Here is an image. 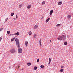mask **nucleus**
Here are the masks:
<instances>
[{
    "label": "nucleus",
    "mask_w": 73,
    "mask_h": 73,
    "mask_svg": "<svg viewBox=\"0 0 73 73\" xmlns=\"http://www.w3.org/2000/svg\"><path fill=\"white\" fill-rule=\"evenodd\" d=\"M15 41L16 42V45L18 49V53H21L22 52H23V50L21 48H20V42H19V40L18 39L16 38Z\"/></svg>",
    "instance_id": "obj_1"
},
{
    "label": "nucleus",
    "mask_w": 73,
    "mask_h": 73,
    "mask_svg": "<svg viewBox=\"0 0 73 73\" xmlns=\"http://www.w3.org/2000/svg\"><path fill=\"white\" fill-rule=\"evenodd\" d=\"M13 19H14V20H16V19H15V18H13Z\"/></svg>",
    "instance_id": "obj_38"
},
{
    "label": "nucleus",
    "mask_w": 73,
    "mask_h": 73,
    "mask_svg": "<svg viewBox=\"0 0 73 73\" xmlns=\"http://www.w3.org/2000/svg\"><path fill=\"white\" fill-rule=\"evenodd\" d=\"M31 5H29L27 6V8L28 9H30V8H31Z\"/></svg>",
    "instance_id": "obj_14"
},
{
    "label": "nucleus",
    "mask_w": 73,
    "mask_h": 73,
    "mask_svg": "<svg viewBox=\"0 0 73 73\" xmlns=\"http://www.w3.org/2000/svg\"><path fill=\"white\" fill-rule=\"evenodd\" d=\"M53 10H51L50 12V15H52V14H53Z\"/></svg>",
    "instance_id": "obj_5"
},
{
    "label": "nucleus",
    "mask_w": 73,
    "mask_h": 73,
    "mask_svg": "<svg viewBox=\"0 0 73 73\" xmlns=\"http://www.w3.org/2000/svg\"><path fill=\"white\" fill-rule=\"evenodd\" d=\"M16 19H17V18H18V17H17V15H16Z\"/></svg>",
    "instance_id": "obj_28"
},
{
    "label": "nucleus",
    "mask_w": 73,
    "mask_h": 73,
    "mask_svg": "<svg viewBox=\"0 0 73 73\" xmlns=\"http://www.w3.org/2000/svg\"><path fill=\"white\" fill-rule=\"evenodd\" d=\"M50 42H52V41L51 40H50Z\"/></svg>",
    "instance_id": "obj_34"
},
{
    "label": "nucleus",
    "mask_w": 73,
    "mask_h": 73,
    "mask_svg": "<svg viewBox=\"0 0 73 73\" xmlns=\"http://www.w3.org/2000/svg\"><path fill=\"white\" fill-rule=\"evenodd\" d=\"M15 38H13V39H11V42L13 41H14V40H15Z\"/></svg>",
    "instance_id": "obj_15"
},
{
    "label": "nucleus",
    "mask_w": 73,
    "mask_h": 73,
    "mask_svg": "<svg viewBox=\"0 0 73 73\" xmlns=\"http://www.w3.org/2000/svg\"><path fill=\"white\" fill-rule=\"evenodd\" d=\"M60 71L61 72H62L64 71V69H61Z\"/></svg>",
    "instance_id": "obj_22"
},
{
    "label": "nucleus",
    "mask_w": 73,
    "mask_h": 73,
    "mask_svg": "<svg viewBox=\"0 0 73 73\" xmlns=\"http://www.w3.org/2000/svg\"><path fill=\"white\" fill-rule=\"evenodd\" d=\"M60 25H61V24H58L56 25V27H59V26H60Z\"/></svg>",
    "instance_id": "obj_20"
},
{
    "label": "nucleus",
    "mask_w": 73,
    "mask_h": 73,
    "mask_svg": "<svg viewBox=\"0 0 73 73\" xmlns=\"http://www.w3.org/2000/svg\"><path fill=\"white\" fill-rule=\"evenodd\" d=\"M15 35V33L11 34V36H14Z\"/></svg>",
    "instance_id": "obj_29"
},
{
    "label": "nucleus",
    "mask_w": 73,
    "mask_h": 73,
    "mask_svg": "<svg viewBox=\"0 0 73 73\" xmlns=\"http://www.w3.org/2000/svg\"><path fill=\"white\" fill-rule=\"evenodd\" d=\"M33 37H34V38H36V37H37V34H36L35 33L33 35Z\"/></svg>",
    "instance_id": "obj_7"
},
{
    "label": "nucleus",
    "mask_w": 73,
    "mask_h": 73,
    "mask_svg": "<svg viewBox=\"0 0 73 73\" xmlns=\"http://www.w3.org/2000/svg\"><path fill=\"white\" fill-rule=\"evenodd\" d=\"M68 36V37H69V36Z\"/></svg>",
    "instance_id": "obj_41"
},
{
    "label": "nucleus",
    "mask_w": 73,
    "mask_h": 73,
    "mask_svg": "<svg viewBox=\"0 0 73 73\" xmlns=\"http://www.w3.org/2000/svg\"><path fill=\"white\" fill-rule=\"evenodd\" d=\"M23 6V5L22 4H19V8H21V7Z\"/></svg>",
    "instance_id": "obj_10"
},
{
    "label": "nucleus",
    "mask_w": 73,
    "mask_h": 73,
    "mask_svg": "<svg viewBox=\"0 0 73 73\" xmlns=\"http://www.w3.org/2000/svg\"><path fill=\"white\" fill-rule=\"evenodd\" d=\"M39 61H40V59H37V62H39Z\"/></svg>",
    "instance_id": "obj_27"
},
{
    "label": "nucleus",
    "mask_w": 73,
    "mask_h": 73,
    "mask_svg": "<svg viewBox=\"0 0 73 73\" xmlns=\"http://www.w3.org/2000/svg\"><path fill=\"white\" fill-rule=\"evenodd\" d=\"M11 16H13V15H14V13H11Z\"/></svg>",
    "instance_id": "obj_23"
},
{
    "label": "nucleus",
    "mask_w": 73,
    "mask_h": 73,
    "mask_svg": "<svg viewBox=\"0 0 73 73\" xmlns=\"http://www.w3.org/2000/svg\"><path fill=\"white\" fill-rule=\"evenodd\" d=\"M9 36H12V34H10L9 35Z\"/></svg>",
    "instance_id": "obj_36"
},
{
    "label": "nucleus",
    "mask_w": 73,
    "mask_h": 73,
    "mask_svg": "<svg viewBox=\"0 0 73 73\" xmlns=\"http://www.w3.org/2000/svg\"><path fill=\"white\" fill-rule=\"evenodd\" d=\"M62 4V2H59L58 3V5H60Z\"/></svg>",
    "instance_id": "obj_8"
},
{
    "label": "nucleus",
    "mask_w": 73,
    "mask_h": 73,
    "mask_svg": "<svg viewBox=\"0 0 73 73\" xmlns=\"http://www.w3.org/2000/svg\"><path fill=\"white\" fill-rule=\"evenodd\" d=\"M7 20H8V18H7L6 19V20H5L6 21H7Z\"/></svg>",
    "instance_id": "obj_31"
},
{
    "label": "nucleus",
    "mask_w": 73,
    "mask_h": 73,
    "mask_svg": "<svg viewBox=\"0 0 73 73\" xmlns=\"http://www.w3.org/2000/svg\"><path fill=\"white\" fill-rule=\"evenodd\" d=\"M49 62H51V61H52V60H51V59H50V58L49 59Z\"/></svg>",
    "instance_id": "obj_26"
},
{
    "label": "nucleus",
    "mask_w": 73,
    "mask_h": 73,
    "mask_svg": "<svg viewBox=\"0 0 73 73\" xmlns=\"http://www.w3.org/2000/svg\"><path fill=\"white\" fill-rule=\"evenodd\" d=\"M2 39V38H1V37H0V41H1V40Z\"/></svg>",
    "instance_id": "obj_32"
},
{
    "label": "nucleus",
    "mask_w": 73,
    "mask_h": 73,
    "mask_svg": "<svg viewBox=\"0 0 73 73\" xmlns=\"http://www.w3.org/2000/svg\"><path fill=\"white\" fill-rule=\"evenodd\" d=\"M61 68H64V66H61Z\"/></svg>",
    "instance_id": "obj_30"
},
{
    "label": "nucleus",
    "mask_w": 73,
    "mask_h": 73,
    "mask_svg": "<svg viewBox=\"0 0 73 73\" xmlns=\"http://www.w3.org/2000/svg\"><path fill=\"white\" fill-rule=\"evenodd\" d=\"M1 30H3V28H1Z\"/></svg>",
    "instance_id": "obj_39"
},
{
    "label": "nucleus",
    "mask_w": 73,
    "mask_h": 73,
    "mask_svg": "<svg viewBox=\"0 0 73 73\" xmlns=\"http://www.w3.org/2000/svg\"><path fill=\"white\" fill-rule=\"evenodd\" d=\"M50 62H49V63H48V64L49 65V64H50Z\"/></svg>",
    "instance_id": "obj_37"
},
{
    "label": "nucleus",
    "mask_w": 73,
    "mask_h": 73,
    "mask_svg": "<svg viewBox=\"0 0 73 73\" xmlns=\"http://www.w3.org/2000/svg\"><path fill=\"white\" fill-rule=\"evenodd\" d=\"M2 31V30H1V29H0V31Z\"/></svg>",
    "instance_id": "obj_35"
},
{
    "label": "nucleus",
    "mask_w": 73,
    "mask_h": 73,
    "mask_svg": "<svg viewBox=\"0 0 73 73\" xmlns=\"http://www.w3.org/2000/svg\"><path fill=\"white\" fill-rule=\"evenodd\" d=\"M10 52H11V53H14L16 51H15V50L14 49H11L10 50Z\"/></svg>",
    "instance_id": "obj_3"
},
{
    "label": "nucleus",
    "mask_w": 73,
    "mask_h": 73,
    "mask_svg": "<svg viewBox=\"0 0 73 73\" xmlns=\"http://www.w3.org/2000/svg\"><path fill=\"white\" fill-rule=\"evenodd\" d=\"M39 44H40V45L41 46V38L40 39Z\"/></svg>",
    "instance_id": "obj_18"
},
{
    "label": "nucleus",
    "mask_w": 73,
    "mask_h": 73,
    "mask_svg": "<svg viewBox=\"0 0 73 73\" xmlns=\"http://www.w3.org/2000/svg\"><path fill=\"white\" fill-rule=\"evenodd\" d=\"M68 44V43L67 42H65L64 43V44L65 45H66Z\"/></svg>",
    "instance_id": "obj_24"
},
{
    "label": "nucleus",
    "mask_w": 73,
    "mask_h": 73,
    "mask_svg": "<svg viewBox=\"0 0 73 73\" xmlns=\"http://www.w3.org/2000/svg\"><path fill=\"white\" fill-rule=\"evenodd\" d=\"M67 17L68 19H70L71 17V15H68L67 16Z\"/></svg>",
    "instance_id": "obj_13"
},
{
    "label": "nucleus",
    "mask_w": 73,
    "mask_h": 73,
    "mask_svg": "<svg viewBox=\"0 0 73 73\" xmlns=\"http://www.w3.org/2000/svg\"><path fill=\"white\" fill-rule=\"evenodd\" d=\"M15 35H17V36H19V32H17V33H15Z\"/></svg>",
    "instance_id": "obj_11"
},
{
    "label": "nucleus",
    "mask_w": 73,
    "mask_h": 73,
    "mask_svg": "<svg viewBox=\"0 0 73 73\" xmlns=\"http://www.w3.org/2000/svg\"><path fill=\"white\" fill-rule=\"evenodd\" d=\"M25 45H26V46L27 47V46H28V41H25Z\"/></svg>",
    "instance_id": "obj_6"
},
{
    "label": "nucleus",
    "mask_w": 73,
    "mask_h": 73,
    "mask_svg": "<svg viewBox=\"0 0 73 73\" xmlns=\"http://www.w3.org/2000/svg\"><path fill=\"white\" fill-rule=\"evenodd\" d=\"M0 21H1V20H0Z\"/></svg>",
    "instance_id": "obj_42"
},
{
    "label": "nucleus",
    "mask_w": 73,
    "mask_h": 73,
    "mask_svg": "<svg viewBox=\"0 0 73 73\" xmlns=\"http://www.w3.org/2000/svg\"><path fill=\"white\" fill-rule=\"evenodd\" d=\"M42 19H44V17H42Z\"/></svg>",
    "instance_id": "obj_40"
},
{
    "label": "nucleus",
    "mask_w": 73,
    "mask_h": 73,
    "mask_svg": "<svg viewBox=\"0 0 73 73\" xmlns=\"http://www.w3.org/2000/svg\"><path fill=\"white\" fill-rule=\"evenodd\" d=\"M45 4V1H43L42 3V5H44Z\"/></svg>",
    "instance_id": "obj_12"
},
{
    "label": "nucleus",
    "mask_w": 73,
    "mask_h": 73,
    "mask_svg": "<svg viewBox=\"0 0 73 73\" xmlns=\"http://www.w3.org/2000/svg\"><path fill=\"white\" fill-rule=\"evenodd\" d=\"M66 38V36L63 35L60 36L58 37L57 39L59 40H65Z\"/></svg>",
    "instance_id": "obj_2"
},
{
    "label": "nucleus",
    "mask_w": 73,
    "mask_h": 73,
    "mask_svg": "<svg viewBox=\"0 0 73 73\" xmlns=\"http://www.w3.org/2000/svg\"><path fill=\"white\" fill-rule=\"evenodd\" d=\"M49 20H50V18L47 19L46 21V23H47V22H48V21H49Z\"/></svg>",
    "instance_id": "obj_9"
},
{
    "label": "nucleus",
    "mask_w": 73,
    "mask_h": 73,
    "mask_svg": "<svg viewBox=\"0 0 73 73\" xmlns=\"http://www.w3.org/2000/svg\"><path fill=\"white\" fill-rule=\"evenodd\" d=\"M44 65H41V66H40V67L41 68H44Z\"/></svg>",
    "instance_id": "obj_25"
},
{
    "label": "nucleus",
    "mask_w": 73,
    "mask_h": 73,
    "mask_svg": "<svg viewBox=\"0 0 73 73\" xmlns=\"http://www.w3.org/2000/svg\"><path fill=\"white\" fill-rule=\"evenodd\" d=\"M11 33V32L9 31H7V34H9V33Z\"/></svg>",
    "instance_id": "obj_21"
},
{
    "label": "nucleus",
    "mask_w": 73,
    "mask_h": 73,
    "mask_svg": "<svg viewBox=\"0 0 73 73\" xmlns=\"http://www.w3.org/2000/svg\"><path fill=\"white\" fill-rule=\"evenodd\" d=\"M34 70H37V67H35L34 68Z\"/></svg>",
    "instance_id": "obj_19"
},
{
    "label": "nucleus",
    "mask_w": 73,
    "mask_h": 73,
    "mask_svg": "<svg viewBox=\"0 0 73 73\" xmlns=\"http://www.w3.org/2000/svg\"><path fill=\"white\" fill-rule=\"evenodd\" d=\"M33 28L34 29H37V28H38V25H35L34 27Z\"/></svg>",
    "instance_id": "obj_4"
},
{
    "label": "nucleus",
    "mask_w": 73,
    "mask_h": 73,
    "mask_svg": "<svg viewBox=\"0 0 73 73\" xmlns=\"http://www.w3.org/2000/svg\"><path fill=\"white\" fill-rule=\"evenodd\" d=\"M28 33H29V35H31L32 33V32L31 31H30Z\"/></svg>",
    "instance_id": "obj_17"
},
{
    "label": "nucleus",
    "mask_w": 73,
    "mask_h": 73,
    "mask_svg": "<svg viewBox=\"0 0 73 73\" xmlns=\"http://www.w3.org/2000/svg\"><path fill=\"white\" fill-rule=\"evenodd\" d=\"M20 68V66H18L16 68Z\"/></svg>",
    "instance_id": "obj_33"
},
{
    "label": "nucleus",
    "mask_w": 73,
    "mask_h": 73,
    "mask_svg": "<svg viewBox=\"0 0 73 73\" xmlns=\"http://www.w3.org/2000/svg\"><path fill=\"white\" fill-rule=\"evenodd\" d=\"M27 65H28V66H29L30 65H31V63H28L27 64Z\"/></svg>",
    "instance_id": "obj_16"
}]
</instances>
